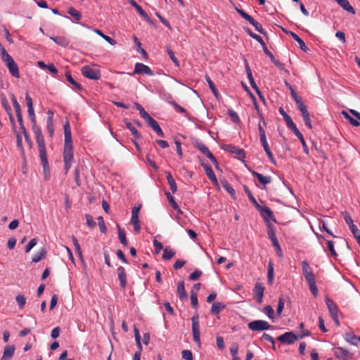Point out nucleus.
Masks as SVG:
<instances>
[{
    "instance_id": "4c0bfd02",
    "label": "nucleus",
    "mask_w": 360,
    "mask_h": 360,
    "mask_svg": "<svg viewBox=\"0 0 360 360\" xmlns=\"http://www.w3.org/2000/svg\"><path fill=\"white\" fill-rule=\"evenodd\" d=\"M175 255V252L169 248H166L164 249V252H163V254H162V259H165V260H169L170 259H172L174 255Z\"/></svg>"
},
{
    "instance_id": "a18cd8bd",
    "label": "nucleus",
    "mask_w": 360,
    "mask_h": 360,
    "mask_svg": "<svg viewBox=\"0 0 360 360\" xmlns=\"http://www.w3.org/2000/svg\"><path fill=\"white\" fill-rule=\"evenodd\" d=\"M65 77L67 79V80L71 84H72L73 86H75V88L78 90H81L82 88V86L78 83L72 77V75H70V73L69 72H65Z\"/></svg>"
},
{
    "instance_id": "72a5a7b5",
    "label": "nucleus",
    "mask_w": 360,
    "mask_h": 360,
    "mask_svg": "<svg viewBox=\"0 0 360 360\" xmlns=\"http://www.w3.org/2000/svg\"><path fill=\"white\" fill-rule=\"evenodd\" d=\"M223 188L231 195L233 199H236V193L234 188L226 181H221Z\"/></svg>"
},
{
    "instance_id": "49530a36",
    "label": "nucleus",
    "mask_w": 360,
    "mask_h": 360,
    "mask_svg": "<svg viewBox=\"0 0 360 360\" xmlns=\"http://www.w3.org/2000/svg\"><path fill=\"white\" fill-rule=\"evenodd\" d=\"M191 306L194 309H197L198 306V295L196 292L191 290Z\"/></svg>"
},
{
    "instance_id": "39448f33",
    "label": "nucleus",
    "mask_w": 360,
    "mask_h": 360,
    "mask_svg": "<svg viewBox=\"0 0 360 360\" xmlns=\"http://www.w3.org/2000/svg\"><path fill=\"white\" fill-rule=\"evenodd\" d=\"M1 60L8 69L10 74L15 78H19L20 72L17 63L14 61L13 58L10 55H8L5 58H3Z\"/></svg>"
},
{
    "instance_id": "bb28decb",
    "label": "nucleus",
    "mask_w": 360,
    "mask_h": 360,
    "mask_svg": "<svg viewBox=\"0 0 360 360\" xmlns=\"http://www.w3.org/2000/svg\"><path fill=\"white\" fill-rule=\"evenodd\" d=\"M15 347L14 346H6L4 348L3 356L1 360H8L12 358L14 354Z\"/></svg>"
},
{
    "instance_id": "f3484780",
    "label": "nucleus",
    "mask_w": 360,
    "mask_h": 360,
    "mask_svg": "<svg viewBox=\"0 0 360 360\" xmlns=\"http://www.w3.org/2000/svg\"><path fill=\"white\" fill-rule=\"evenodd\" d=\"M224 150L229 151L233 154H236L239 158H245V154L243 149L233 145H226L222 148Z\"/></svg>"
},
{
    "instance_id": "f03ea898",
    "label": "nucleus",
    "mask_w": 360,
    "mask_h": 360,
    "mask_svg": "<svg viewBox=\"0 0 360 360\" xmlns=\"http://www.w3.org/2000/svg\"><path fill=\"white\" fill-rule=\"evenodd\" d=\"M65 143L63 153L64 162H72L74 159L73 146L71 136L70 127L68 122L64 124Z\"/></svg>"
},
{
    "instance_id": "423d86ee",
    "label": "nucleus",
    "mask_w": 360,
    "mask_h": 360,
    "mask_svg": "<svg viewBox=\"0 0 360 360\" xmlns=\"http://www.w3.org/2000/svg\"><path fill=\"white\" fill-rule=\"evenodd\" d=\"M194 146L203 155H205L214 165L217 169H219V165L216 158L210 151L209 148L200 141H196Z\"/></svg>"
},
{
    "instance_id": "b1692460",
    "label": "nucleus",
    "mask_w": 360,
    "mask_h": 360,
    "mask_svg": "<svg viewBox=\"0 0 360 360\" xmlns=\"http://www.w3.org/2000/svg\"><path fill=\"white\" fill-rule=\"evenodd\" d=\"M345 340L350 345L356 346L360 342V336L357 337L353 333H347L345 335Z\"/></svg>"
},
{
    "instance_id": "774afa93",
    "label": "nucleus",
    "mask_w": 360,
    "mask_h": 360,
    "mask_svg": "<svg viewBox=\"0 0 360 360\" xmlns=\"http://www.w3.org/2000/svg\"><path fill=\"white\" fill-rule=\"evenodd\" d=\"M182 358L184 360H193V354L191 350L184 349L181 352Z\"/></svg>"
},
{
    "instance_id": "13d9d810",
    "label": "nucleus",
    "mask_w": 360,
    "mask_h": 360,
    "mask_svg": "<svg viewBox=\"0 0 360 360\" xmlns=\"http://www.w3.org/2000/svg\"><path fill=\"white\" fill-rule=\"evenodd\" d=\"M133 39H134V41L135 43V44L137 46V51L139 52L140 53H141L142 55L143 56H146L147 55V53L146 51L141 47V42L139 41L138 38L136 37V36H134L133 37Z\"/></svg>"
},
{
    "instance_id": "4d7b16f0",
    "label": "nucleus",
    "mask_w": 360,
    "mask_h": 360,
    "mask_svg": "<svg viewBox=\"0 0 360 360\" xmlns=\"http://www.w3.org/2000/svg\"><path fill=\"white\" fill-rule=\"evenodd\" d=\"M284 306H285V301L283 300V298L282 297H279L278 298V306H277V309H276V313L278 314V316H280L284 309Z\"/></svg>"
},
{
    "instance_id": "de8ad7c7",
    "label": "nucleus",
    "mask_w": 360,
    "mask_h": 360,
    "mask_svg": "<svg viewBox=\"0 0 360 360\" xmlns=\"http://www.w3.org/2000/svg\"><path fill=\"white\" fill-rule=\"evenodd\" d=\"M72 242H73V244L75 245L76 252H77V253L78 255V257H79V259L81 260H83V256H82V250H81L80 245L79 244V242H78L77 239L75 237H74V236L72 237Z\"/></svg>"
},
{
    "instance_id": "6e6552de",
    "label": "nucleus",
    "mask_w": 360,
    "mask_h": 360,
    "mask_svg": "<svg viewBox=\"0 0 360 360\" xmlns=\"http://www.w3.org/2000/svg\"><path fill=\"white\" fill-rule=\"evenodd\" d=\"M248 328L252 331H262L271 328V326L264 320L252 321L248 323Z\"/></svg>"
},
{
    "instance_id": "69168bd1",
    "label": "nucleus",
    "mask_w": 360,
    "mask_h": 360,
    "mask_svg": "<svg viewBox=\"0 0 360 360\" xmlns=\"http://www.w3.org/2000/svg\"><path fill=\"white\" fill-rule=\"evenodd\" d=\"M201 275L202 271L198 269H196L189 275L188 278L191 281H196L200 277Z\"/></svg>"
},
{
    "instance_id": "4be33fe9",
    "label": "nucleus",
    "mask_w": 360,
    "mask_h": 360,
    "mask_svg": "<svg viewBox=\"0 0 360 360\" xmlns=\"http://www.w3.org/2000/svg\"><path fill=\"white\" fill-rule=\"evenodd\" d=\"M338 4L345 11L352 14H355L356 11L354 8L351 6L347 0H335Z\"/></svg>"
},
{
    "instance_id": "2eb2a0df",
    "label": "nucleus",
    "mask_w": 360,
    "mask_h": 360,
    "mask_svg": "<svg viewBox=\"0 0 360 360\" xmlns=\"http://www.w3.org/2000/svg\"><path fill=\"white\" fill-rule=\"evenodd\" d=\"M264 287L262 283H257L253 288V293L255 300L261 304L264 297Z\"/></svg>"
},
{
    "instance_id": "5fc2aeb1",
    "label": "nucleus",
    "mask_w": 360,
    "mask_h": 360,
    "mask_svg": "<svg viewBox=\"0 0 360 360\" xmlns=\"http://www.w3.org/2000/svg\"><path fill=\"white\" fill-rule=\"evenodd\" d=\"M249 80L250 86L256 91V92L260 96V91L254 80L252 73H249V76H247Z\"/></svg>"
},
{
    "instance_id": "20e7f679",
    "label": "nucleus",
    "mask_w": 360,
    "mask_h": 360,
    "mask_svg": "<svg viewBox=\"0 0 360 360\" xmlns=\"http://www.w3.org/2000/svg\"><path fill=\"white\" fill-rule=\"evenodd\" d=\"M237 13L245 20H247L250 24H251L255 30L259 32L260 34H265L266 32L263 29L262 25L259 23L257 20H255L251 15L245 13L243 10L236 8Z\"/></svg>"
},
{
    "instance_id": "ddd939ff",
    "label": "nucleus",
    "mask_w": 360,
    "mask_h": 360,
    "mask_svg": "<svg viewBox=\"0 0 360 360\" xmlns=\"http://www.w3.org/2000/svg\"><path fill=\"white\" fill-rule=\"evenodd\" d=\"M25 101H26V105L27 106L28 116H29L31 122L32 123L35 124L36 123V117H35L34 110L33 108L32 99L30 97L28 92H27L25 94Z\"/></svg>"
},
{
    "instance_id": "c85d7f7f",
    "label": "nucleus",
    "mask_w": 360,
    "mask_h": 360,
    "mask_svg": "<svg viewBox=\"0 0 360 360\" xmlns=\"http://www.w3.org/2000/svg\"><path fill=\"white\" fill-rule=\"evenodd\" d=\"M166 177L167 182L169 185L171 191L172 192V193H175L177 191V186L175 183L174 178L172 176V174L169 172H166Z\"/></svg>"
},
{
    "instance_id": "c03bdc74",
    "label": "nucleus",
    "mask_w": 360,
    "mask_h": 360,
    "mask_svg": "<svg viewBox=\"0 0 360 360\" xmlns=\"http://www.w3.org/2000/svg\"><path fill=\"white\" fill-rule=\"evenodd\" d=\"M342 115H344V117L349 121V122L354 126V127H358L360 125V123L358 120L354 119L353 117H352L349 114L348 112H345V111H342Z\"/></svg>"
},
{
    "instance_id": "a211bd4d",
    "label": "nucleus",
    "mask_w": 360,
    "mask_h": 360,
    "mask_svg": "<svg viewBox=\"0 0 360 360\" xmlns=\"http://www.w3.org/2000/svg\"><path fill=\"white\" fill-rule=\"evenodd\" d=\"M46 129L50 137H53L54 134L53 116L54 113L52 110L47 112Z\"/></svg>"
},
{
    "instance_id": "f257e3e1",
    "label": "nucleus",
    "mask_w": 360,
    "mask_h": 360,
    "mask_svg": "<svg viewBox=\"0 0 360 360\" xmlns=\"http://www.w3.org/2000/svg\"><path fill=\"white\" fill-rule=\"evenodd\" d=\"M33 130L36 139V142L39 148V156L43 167L44 173L46 174L49 172V162L46 155V144L40 128L34 124Z\"/></svg>"
},
{
    "instance_id": "c756f323",
    "label": "nucleus",
    "mask_w": 360,
    "mask_h": 360,
    "mask_svg": "<svg viewBox=\"0 0 360 360\" xmlns=\"http://www.w3.org/2000/svg\"><path fill=\"white\" fill-rule=\"evenodd\" d=\"M225 308L226 305L223 303L219 302H214L211 307V313L213 314H218Z\"/></svg>"
},
{
    "instance_id": "338daca9",
    "label": "nucleus",
    "mask_w": 360,
    "mask_h": 360,
    "mask_svg": "<svg viewBox=\"0 0 360 360\" xmlns=\"http://www.w3.org/2000/svg\"><path fill=\"white\" fill-rule=\"evenodd\" d=\"M230 353L233 358H239L238 356V345L237 344H233L230 347Z\"/></svg>"
},
{
    "instance_id": "79ce46f5",
    "label": "nucleus",
    "mask_w": 360,
    "mask_h": 360,
    "mask_svg": "<svg viewBox=\"0 0 360 360\" xmlns=\"http://www.w3.org/2000/svg\"><path fill=\"white\" fill-rule=\"evenodd\" d=\"M267 233L271 242L277 240L276 231L272 224H267Z\"/></svg>"
},
{
    "instance_id": "cd10ccee",
    "label": "nucleus",
    "mask_w": 360,
    "mask_h": 360,
    "mask_svg": "<svg viewBox=\"0 0 360 360\" xmlns=\"http://www.w3.org/2000/svg\"><path fill=\"white\" fill-rule=\"evenodd\" d=\"M177 294L180 300L187 298V293L184 287V282L183 281H179L177 284Z\"/></svg>"
},
{
    "instance_id": "0eeeda50",
    "label": "nucleus",
    "mask_w": 360,
    "mask_h": 360,
    "mask_svg": "<svg viewBox=\"0 0 360 360\" xmlns=\"http://www.w3.org/2000/svg\"><path fill=\"white\" fill-rule=\"evenodd\" d=\"M256 208L260 213L261 216L263 217L266 224H271V222L276 221V219L273 214V212L268 207L265 205L262 206L259 205Z\"/></svg>"
},
{
    "instance_id": "0e129e2a",
    "label": "nucleus",
    "mask_w": 360,
    "mask_h": 360,
    "mask_svg": "<svg viewBox=\"0 0 360 360\" xmlns=\"http://www.w3.org/2000/svg\"><path fill=\"white\" fill-rule=\"evenodd\" d=\"M11 100H12V103H13L15 113L16 114L21 113L20 105L18 103V102L14 95H12Z\"/></svg>"
},
{
    "instance_id": "5701e85b",
    "label": "nucleus",
    "mask_w": 360,
    "mask_h": 360,
    "mask_svg": "<svg viewBox=\"0 0 360 360\" xmlns=\"http://www.w3.org/2000/svg\"><path fill=\"white\" fill-rule=\"evenodd\" d=\"M251 174L253 176L256 177L262 184L264 186L270 184L271 181V178L270 176H263L262 174H259L256 171H251Z\"/></svg>"
},
{
    "instance_id": "7c9ffc66",
    "label": "nucleus",
    "mask_w": 360,
    "mask_h": 360,
    "mask_svg": "<svg viewBox=\"0 0 360 360\" xmlns=\"http://www.w3.org/2000/svg\"><path fill=\"white\" fill-rule=\"evenodd\" d=\"M274 278V264L272 262H269L267 266V279L268 283L271 285L273 283Z\"/></svg>"
},
{
    "instance_id": "e2e57ef3",
    "label": "nucleus",
    "mask_w": 360,
    "mask_h": 360,
    "mask_svg": "<svg viewBox=\"0 0 360 360\" xmlns=\"http://www.w3.org/2000/svg\"><path fill=\"white\" fill-rule=\"evenodd\" d=\"M37 239L32 238L30 240L28 244L25 246V251L26 253L30 252V250L37 245Z\"/></svg>"
},
{
    "instance_id": "864d4df0",
    "label": "nucleus",
    "mask_w": 360,
    "mask_h": 360,
    "mask_svg": "<svg viewBox=\"0 0 360 360\" xmlns=\"http://www.w3.org/2000/svg\"><path fill=\"white\" fill-rule=\"evenodd\" d=\"M96 33H97L99 36L103 37L106 41H108L111 45H115L116 44V41L110 37L109 36L105 35L101 31L98 30H96Z\"/></svg>"
},
{
    "instance_id": "2f4dec72",
    "label": "nucleus",
    "mask_w": 360,
    "mask_h": 360,
    "mask_svg": "<svg viewBox=\"0 0 360 360\" xmlns=\"http://www.w3.org/2000/svg\"><path fill=\"white\" fill-rule=\"evenodd\" d=\"M129 2L137 11L141 16L144 18H148V15L146 11L134 0H129Z\"/></svg>"
},
{
    "instance_id": "6ab92c4d",
    "label": "nucleus",
    "mask_w": 360,
    "mask_h": 360,
    "mask_svg": "<svg viewBox=\"0 0 360 360\" xmlns=\"http://www.w3.org/2000/svg\"><path fill=\"white\" fill-rule=\"evenodd\" d=\"M117 273L120 285L122 289H124L127 286V274L124 268L122 266H119Z\"/></svg>"
},
{
    "instance_id": "c9c22d12",
    "label": "nucleus",
    "mask_w": 360,
    "mask_h": 360,
    "mask_svg": "<svg viewBox=\"0 0 360 360\" xmlns=\"http://www.w3.org/2000/svg\"><path fill=\"white\" fill-rule=\"evenodd\" d=\"M168 103H169L170 105H172L174 108V109H175V110H176V112H179V113H181V114H184V115H187V111H186V110L184 108H183V107L180 106V105H179L176 101H174V100L168 101Z\"/></svg>"
},
{
    "instance_id": "ea45409f",
    "label": "nucleus",
    "mask_w": 360,
    "mask_h": 360,
    "mask_svg": "<svg viewBox=\"0 0 360 360\" xmlns=\"http://www.w3.org/2000/svg\"><path fill=\"white\" fill-rule=\"evenodd\" d=\"M126 127L131 132V134L137 139L141 138V134L138 131V130L133 126V124L129 122H127L125 123Z\"/></svg>"
},
{
    "instance_id": "393cba45",
    "label": "nucleus",
    "mask_w": 360,
    "mask_h": 360,
    "mask_svg": "<svg viewBox=\"0 0 360 360\" xmlns=\"http://www.w3.org/2000/svg\"><path fill=\"white\" fill-rule=\"evenodd\" d=\"M288 33L292 37V39L298 43L299 46H300V49L302 51H303L304 52H307L309 51V49L306 46L304 41L297 34H295L291 31L289 32Z\"/></svg>"
},
{
    "instance_id": "37998d69",
    "label": "nucleus",
    "mask_w": 360,
    "mask_h": 360,
    "mask_svg": "<svg viewBox=\"0 0 360 360\" xmlns=\"http://www.w3.org/2000/svg\"><path fill=\"white\" fill-rule=\"evenodd\" d=\"M244 191L245 193L247 194L249 200L251 201V202L255 205V207L259 205V204L256 200L255 198L252 195L251 191L249 190V188L245 186H244Z\"/></svg>"
},
{
    "instance_id": "f704fd0d",
    "label": "nucleus",
    "mask_w": 360,
    "mask_h": 360,
    "mask_svg": "<svg viewBox=\"0 0 360 360\" xmlns=\"http://www.w3.org/2000/svg\"><path fill=\"white\" fill-rule=\"evenodd\" d=\"M309 288V290L311 292V294L314 295V297H317L319 290L316 286V281L315 279L311 280L309 281H307Z\"/></svg>"
},
{
    "instance_id": "4468645a",
    "label": "nucleus",
    "mask_w": 360,
    "mask_h": 360,
    "mask_svg": "<svg viewBox=\"0 0 360 360\" xmlns=\"http://www.w3.org/2000/svg\"><path fill=\"white\" fill-rule=\"evenodd\" d=\"M134 72L135 74H145L149 76L154 75L150 67L141 63H136L135 64Z\"/></svg>"
},
{
    "instance_id": "7ed1b4c3",
    "label": "nucleus",
    "mask_w": 360,
    "mask_h": 360,
    "mask_svg": "<svg viewBox=\"0 0 360 360\" xmlns=\"http://www.w3.org/2000/svg\"><path fill=\"white\" fill-rule=\"evenodd\" d=\"M192 321V333L193 341L198 345V347L201 346L200 342V323L199 316L195 312L191 318Z\"/></svg>"
},
{
    "instance_id": "e433bc0d",
    "label": "nucleus",
    "mask_w": 360,
    "mask_h": 360,
    "mask_svg": "<svg viewBox=\"0 0 360 360\" xmlns=\"http://www.w3.org/2000/svg\"><path fill=\"white\" fill-rule=\"evenodd\" d=\"M46 254V250L42 248L39 252L36 253L32 259V262L37 263L42 259Z\"/></svg>"
},
{
    "instance_id": "473e14b6",
    "label": "nucleus",
    "mask_w": 360,
    "mask_h": 360,
    "mask_svg": "<svg viewBox=\"0 0 360 360\" xmlns=\"http://www.w3.org/2000/svg\"><path fill=\"white\" fill-rule=\"evenodd\" d=\"M301 113H302V116L303 117L305 125L309 129H312V124H311V120H310V115H309L308 110H303L302 112H301Z\"/></svg>"
},
{
    "instance_id": "8fccbe9b",
    "label": "nucleus",
    "mask_w": 360,
    "mask_h": 360,
    "mask_svg": "<svg viewBox=\"0 0 360 360\" xmlns=\"http://www.w3.org/2000/svg\"><path fill=\"white\" fill-rule=\"evenodd\" d=\"M130 223L133 225L134 231L139 233L141 230L139 217H131Z\"/></svg>"
},
{
    "instance_id": "052dcab7",
    "label": "nucleus",
    "mask_w": 360,
    "mask_h": 360,
    "mask_svg": "<svg viewBox=\"0 0 360 360\" xmlns=\"http://www.w3.org/2000/svg\"><path fill=\"white\" fill-rule=\"evenodd\" d=\"M167 54L169 56L170 59L175 64V65L176 67H179L180 66L179 61L175 56L174 53L169 49H167Z\"/></svg>"
},
{
    "instance_id": "412c9836",
    "label": "nucleus",
    "mask_w": 360,
    "mask_h": 360,
    "mask_svg": "<svg viewBox=\"0 0 360 360\" xmlns=\"http://www.w3.org/2000/svg\"><path fill=\"white\" fill-rule=\"evenodd\" d=\"M147 124L154 130V131L160 137H164L165 134L158 124V122L155 120L153 117L148 120Z\"/></svg>"
},
{
    "instance_id": "dca6fc26",
    "label": "nucleus",
    "mask_w": 360,
    "mask_h": 360,
    "mask_svg": "<svg viewBox=\"0 0 360 360\" xmlns=\"http://www.w3.org/2000/svg\"><path fill=\"white\" fill-rule=\"evenodd\" d=\"M325 302L330 313V316H337L339 313L338 305L329 297H326Z\"/></svg>"
},
{
    "instance_id": "1a4fd4ad",
    "label": "nucleus",
    "mask_w": 360,
    "mask_h": 360,
    "mask_svg": "<svg viewBox=\"0 0 360 360\" xmlns=\"http://www.w3.org/2000/svg\"><path fill=\"white\" fill-rule=\"evenodd\" d=\"M82 74L84 77L90 79L97 80L101 78V72L98 69H94L89 65H84L81 70Z\"/></svg>"
},
{
    "instance_id": "a19ab883",
    "label": "nucleus",
    "mask_w": 360,
    "mask_h": 360,
    "mask_svg": "<svg viewBox=\"0 0 360 360\" xmlns=\"http://www.w3.org/2000/svg\"><path fill=\"white\" fill-rule=\"evenodd\" d=\"M205 79H206V82L208 84V86H209L210 89H211L212 92L213 93V94L216 97H217L219 93H218V91H217V89L214 82L212 81V79H210V77L208 75L205 76Z\"/></svg>"
},
{
    "instance_id": "58836bf2",
    "label": "nucleus",
    "mask_w": 360,
    "mask_h": 360,
    "mask_svg": "<svg viewBox=\"0 0 360 360\" xmlns=\"http://www.w3.org/2000/svg\"><path fill=\"white\" fill-rule=\"evenodd\" d=\"M118 227V237L120 243L124 245L127 246L128 245L126 234L124 230L121 229L120 226L117 225Z\"/></svg>"
},
{
    "instance_id": "6e6d98bb",
    "label": "nucleus",
    "mask_w": 360,
    "mask_h": 360,
    "mask_svg": "<svg viewBox=\"0 0 360 360\" xmlns=\"http://www.w3.org/2000/svg\"><path fill=\"white\" fill-rule=\"evenodd\" d=\"M98 220V224L100 229L101 232L105 233L107 231V227L105 225V221L103 218L101 216H99L97 218Z\"/></svg>"
},
{
    "instance_id": "bf43d9fd",
    "label": "nucleus",
    "mask_w": 360,
    "mask_h": 360,
    "mask_svg": "<svg viewBox=\"0 0 360 360\" xmlns=\"http://www.w3.org/2000/svg\"><path fill=\"white\" fill-rule=\"evenodd\" d=\"M262 340H265L268 342H269L272 345V348L274 350H276V346H275V341L274 339L267 333H263V335L261 337Z\"/></svg>"
},
{
    "instance_id": "603ef678",
    "label": "nucleus",
    "mask_w": 360,
    "mask_h": 360,
    "mask_svg": "<svg viewBox=\"0 0 360 360\" xmlns=\"http://www.w3.org/2000/svg\"><path fill=\"white\" fill-rule=\"evenodd\" d=\"M68 13L75 18L77 21L79 20L82 18L81 13L74 8H69Z\"/></svg>"
},
{
    "instance_id": "a878e982",
    "label": "nucleus",
    "mask_w": 360,
    "mask_h": 360,
    "mask_svg": "<svg viewBox=\"0 0 360 360\" xmlns=\"http://www.w3.org/2000/svg\"><path fill=\"white\" fill-rule=\"evenodd\" d=\"M50 39L62 47H66L70 44V41L65 37H51Z\"/></svg>"
},
{
    "instance_id": "f8f14e48",
    "label": "nucleus",
    "mask_w": 360,
    "mask_h": 360,
    "mask_svg": "<svg viewBox=\"0 0 360 360\" xmlns=\"http://www.w3.org/2000/svg\"><path fill=\"white\" fill-rule=\"evenodd\" d=\"M302 264V271L303 276L307 281L315 279L314 274L313 273V270L310 266L308 262L304 260L301 263Z\"/></svg>"
},
{
    "instance_id": "3c124183",
    "label": "nucleus",
    "mask_w": 360,
    "mask_h": 360,
    "mask_svg": "<svg viewBox=\"0 0 360 360\" xmlns=\"http://www.w3.org/2000/svg\"><path fill=\"white\" fill-rule=\"evenodd\" d=\"M262 311L268 316V318H274V311L270 305H266L264 307Z\"/></svg>"
},
{
    "instance_id": "9d476101",
    "label": "nucleus",
    "mask_w": 360,
    "mask_h": 360,
    "mask_svg": "<svg viewBox=\"0 0 360 360\" xmlns=\"http://www.w3.org/2000/svg\"><path fill=\"white\" fill-rule=\"evenodd\" d=\"M299 337L292 331L286 332L277 338V340L283 344L292 345L295 343Z\"/></svg>"
},
{
    "instance_id": "09e8293b",
    "label": "nucleus",
    "mask_w": 360,
    "mask_h": 360,
    "mask_svg": "<svg viewBox=\"0 0 360 360\" xmlns=\"http://www.w3.org/2000/svg\"><path fill=\"white\" fill-rule=\"evenodd\" d=\"M15 300L18 303V305L20 309H23L26 303V298L23 295H18L15 297Z\"/></svg>"
},
{
    "instance_id": "680f3d73",
    "label": "nucleus",
    "mask_w": 360,
    "mask_h": 360,
    "mask_svg": "<svg viewBox=\"0 0 360 360\" xmlns=\"http://www.w3.org/2000/svg\"><path fill=\"white\" fill-rule=\"evenodd\" d=\"M228 115L232 119V120L235 122V123H238L240 122V118L237 114L236 112H235L232 109H229L228 110Z\"/></svg>"
},
{
    "instance_id": "9b49d317",
    "label": "nucleus",
    "mask_w": 360,
    "mask_h": 360,
    "mask_svg": "<svg viewBox=\"0 0 360 360\" xmlns=\"http://www.w3.org/2000/svg\"><path fill=\"white\" fill-rule=\"evenodd\" d=\"M333 353L336 358L342 360H350L353 358V354L349 352L348 349L342 347H337L333 349Z\"/></svg>"
},
{
    "instance_id": "aec40b11",
    "label": "nucleus",
    "mask_w": 360,
    "mask_h": 360,
    "mask_svg": "<svg viewBox=\"0 0 360 360\" xmlns=\"http://www.w3.org/2000/svg\"><path fill=\"white\" fill-rule=\"evenodd\" d=\"M202 165L209 179L212 182V184L214 186H218L219 184H218L217 176H216L213 169H212V167L207 164H202Z\"/></svg>"
}]
</instances>
